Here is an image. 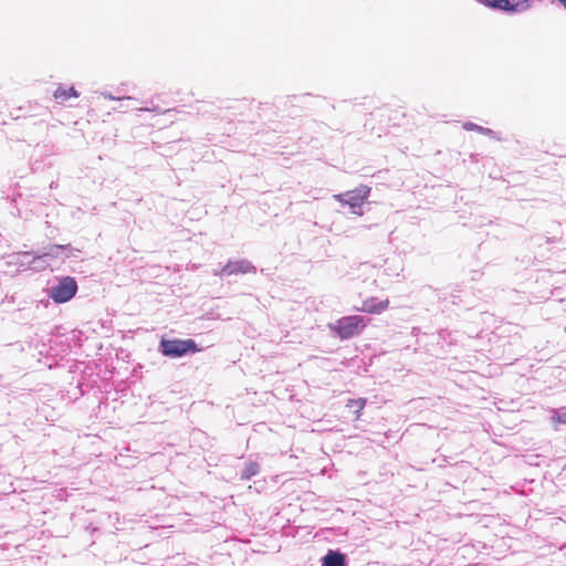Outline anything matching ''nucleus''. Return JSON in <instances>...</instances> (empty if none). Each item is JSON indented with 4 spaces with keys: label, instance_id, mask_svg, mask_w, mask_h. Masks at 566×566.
Here are the masks:
<instances>
[{
    "label": "nucleus",
    "instance_id": "f257e3e1",
    "mask_svg": "<svg viewBox=\"0 0 566 566\" xmlns=\"http://www.w3.org/2000/svg\"><path fill=\"white\" fill-rule=\"evenodd\" d=\"M367 326L366 318L361 315L343 316L329 324L328 328L340 339H349L358 336Z\"/></svg>",
    "mask_w": 566,
    "mask_h": 566
},
{
    "label": "nucleus",
    "instance_id": "7ed1b4c3",
    "mask_svg": "<svg viewBox=\"0 0 566 566\" xmlns=\"http://www.w3.org/2000/svg\"><path fill=\"white\" fill-rule=\"evenodd\" d=\"M77 291L76 281L71 276L63 277L56 286L50 291L51 298L56 303L70 301Z\"/></svg>",
    "mask_w": 566,
    "mask_h": 566
},
{
    "label": "nucleus",
    "instance_id": "4468645a",
    "mask_svg": "<svg viewBox=\"0 0 566 566\" xmlns=\"http://www.w3.org/2000/svg\"><path fill=\"white\" fill-rule=\"evenodd\" d=\"M558 2L566 8V0H558Z\"/></svg>",
    "mask_w": 566,
    "mask_h": 566
},
{
    "label": "nucleus",
    "instance_id": "6e6552de",
    "mask_svg": "<svg viewBox=\"0 0 566 566\" xmlns=\"http://www.w3.org/2000/svg\"><path fill=\"white\" fill-rule=\"evenodd\" d=\"M323 566H345V556L339 552L328 551L323 558Z\"/></svg>",
    "mask_w": 566,
    "mask_h": 566
},
{
    "label": "nucleus",
    "instance_id": "423d86ee",
    "mask_svg": "<svg viewBox=\"0 0 566 566\" xmlns=\"http://www.w3.org/2000/svg\"><path fill=\"white\" fill-rule=\"evenodd\" d=\"M389 304L390 301L388 297L378 298L376 296H370L361 302V306L358 311L367 314H381L389 307Z\"/></svg>",
    "mask_w": 566,
    "mask_h": 566
},
{
    "label": "nucleus",
    "instance_id": "ddd939ff",
    "mask_svg": "<svg viewBox=\"0 0 566 566\" xmlns=\"http://www.w3.org/2000/svg\"><path fill=\"white\" fill-rule=\"evenodd\" d=\"M66 248H69V245H60V244L52 245V247H50L49 252H46L44 255H50V256L56 258L57 256L56 250H60V249L64 250Z\"/></svg>",
    "mask_w": 566,
    "mask_h": 566
},
{
    "label": "nucleus",
    "instance_id": "f03ea898",
    "mask_svg": "<svg viewBox=\"0 0 566 566\" xmlns=\"http://www.w3.org/2000/svg\"><path fill=\"white\" fill-rule=\"evenodd\" d=\"M161 353L168 357H181L188 353L200 352L193 339H161Z\"/></svg>",
    "mask_w": 566,
    "mask_h": 566
},
{
    "label": "nucleus",
    "instance_id": "39448f33",
    "mask_svg": "<svg viewBox=\"0 0 566 566\" xmlns=\"http://www.w3.org/2000/svg\"><path fill=\"white\" fill-rule=\"evenodd\" d=\"M247 273H255V266L247 260L230 261L220 271V275L224 276Z\"/></svg>",
    "mask_w": 566,
    "mask_h": 566
},
{
    "label": "nucleus",
    "instance_id": "1a4fd4ad",
    "mask_svg": "<svg viewBox=\"0 0 566 566\" xmlns=\"http://www.w3.org/2000/svg\"><path fill=\"white\" fill-rule=\"evenodd\" d=\"M53 97L55 99L60 101L61 103H64L66 99H69L71 97H78V93H77V91L73 86L69 87V88H64L62 86H59L54 91Z\"/></svg>",
    "mask_w": 566,
    "mask_h": 566
},
{
    "label": "nucleus",
    "instance_id": "0eeeda50",
    "mask_svg": "<svg viewBox=\"0 0 566 566\" xmlns=\"http://www.w3.org/2000/svg\"><path fill=\"white\" fill-rule=\"evenodd\" d=\"M489 7L505 10L515 11L521 8H525L526 0H483Z\"/></svg>",
    "mask_w": 566,
    "mask_h": 566
},
{
    "label": "nucleus",
    "instance_id": "f8f14e48",
    "mask_svg": "<svg viewBox=\"0 0 566 566\" xmlns=\"http://www.w3.org/2000/svg\"><path fill=\"white\" fill-rule=\"evenodd\" d=\"M552 421L555 424L566 423V412L560 413L558 411H554V415L552 417Z\"/></svg>",
    "mask_w": 566,
    "mask_h": 566
},
{
    "label": "nucleus",
    "instance_id": "9d476101",
    "mask_svg": "<svg viewBox=\"0 0 566 566\" xmlns=\"http://www.w3.org/2000/svg\"><path fill=\"white\" fill-rule=\"evenodd\" d=\"M366 403L367 400L365 398L348 399L346 407L354 411L355 420H358Z\"/></svg>",
    "mask_w": 566,
    "mask_h": 566
},
{
    "label": "nucleus",
    "instance_id": "9b49d317",
    "mask_svg": "<svg viewBox=\"0 0 566 566\" xmlns=\"http://www.w3.org/2000/svg\"><path fill=\"white\" fill-rule=\"evenodd\" d=\"M259 471H260V467L256 462H249L244 467V470L242 473V479L249 480L252 476L256 475L259 473Z\"/></svg>",
    "mask_w": 566,
    "mask_h": 566
},
{
    "label": "nucleus",
    "instance_id": "20e7f679",
    "mask_svg": "<svg viewBox=\"0 0 566 566\" xmlns=\"http://www.w3.org/2000/svg\"><path fill=\"white\" fill-rule=\"evenodd\" d=\"M369 188L364 186L356 190L345 192L343 195L335 196L336 200L343 205H348L354 213H358L357 209H360L365 200L369 195Z\"/></svg>",
    "mask_w": 566,
    "mask_h": 566
}]
</instances>
